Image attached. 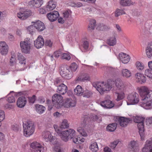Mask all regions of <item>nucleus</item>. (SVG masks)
<instances>
[{"label": "nucleus", "instance_id": "obj_1", "mask_svg": "<svg viewBox=\"0 0 152 152\" xmlns=\"http://www.w3.org/2000/svg\"><path fill=\"white\" fill-rule=\"evenodd\" d=\"M114 83L113 81L108 80L107 83L104 84V82H98L93 84V86L95 87L100 94H104V92L109 91L112 87V84Z\"/></svg>", "mask_w": 152, "mask_h": 152}, {"label": "nucleus", "instance_id": "obj_2", "mask_svg": "<svg viewBox=\"0 0 152 152\" xmlns=\"http://www.w3.org/2000/svg\"><path fill=\"white\" fill-rule=\"evenodd\" d=\"M53 127L55 131L57 133L60 134V136L62 140L64 141H67L70 137L72 138L75 135V131L72 129H69L68 130L61 132L57 125H54Z\"/></svg>", "mask_w": 152, "mask_h": 152}, {"label": "nucleus", "instance_id": "obj_3", "mask_svg": "<svg viewBox=\"0 0 152 152\" xmlns=\"http://www.w3.org/2000/svg\"><path fill=\"white\" fill-rule=\"evenodd\" d=\"M63 100L62 96H53L52 101L53 105H52L50 100L47 99L46 101L48 110H51L53 106L57 108H61L62 107Z\"/></svg>", "mask_w": 152, "mask_h": 152}, {"label": "nucleus", "instance_id": "obj_4", "mask_svg": "<svg viewBox=\"0 0 152 152\" xmlns=\"http://www.w3.org/2000/svg\"><path fill=\"white\" fill-rule=\"evenodd\" d=\"M23 123V135L26 137H29L34 132V124L31 121L28 120Z\"/></svg>", "mask_w": 152, "mask_h": 152}, {"label": "nucleus", "instance_id": "obj_5", "mask_svg": "<svg viewBox=\"0 0 152 152\" xmlns=\"http://www.w3.org/2000/svg\"><path fill=\"white\" fill-rule=\"evenodd\" d=\"M145 118L141 116H136L134 119V122L137 123V126L139 129V132L142 140H144V129L143 122Z\"/></svg>", "mask_w": 152, "mask_h": 152}, {"label": "nucleus", "instance_id": "obj_6", "mask_svg": "<svg viewBox=\"0 0 152 152\" xmlns=\"http://www.w3.org/2000/svg\"><path fill=\"white\" fill-rule=\"evenodd\" d=\"M59 72L61 76L66 79H70L73 77V73L70 70L67 65H62L59 68Z\"/></svg>", "mask_w": 152, "mask_h": 152}, {"label": "nucleus", "instance_id": "obj_7", "mask_svg": "<svg viewBox=\"0 0 152 152\" xmlns=\"http://www.w3.org/2000/svg\"><path fill=\"white\" fill-rule=\"evenodd\" d=\"M20 45L21 50L23 53H29L31 49V43L29 38H26L23 42H21Z\"/></svg>", "mask_w": 152, "mask_h": 152}, {"label": "nucleus", "instance_id": "obj_8", "mask_svg": "<svg viewBox=\"0 0 152 152\" xmlns=\"http://www.w3.org/2000/svg\"><path fill=\"white\" fill-rule=\"evenodd\" d=\"M30 147L34 150H30L29 152H43L44 147L42 145L37 142H32Z\"/></svg>", "mask_w": 152, "mask_h": 152}, {"label": "nucleus", "instance_id": "obj_9", "mask_svg": "<svg viewBox=\"0 0 152 152\" xmlns=\"http://www.w3.org/2000/svg\"><path fill=\"white\" fill-rule=\"evenodd\" d=\"M115 85L119 91L116 93L118 95H124V86L122 80L120 79H116L115 80Z\"/></svg>", "mask_w": 152, "mask_h": 152}, {"label": "nucleus", "instance_id": "obj_10", "mask_svg": "<svg viewBox=\"0 0 152 152\" xmlns=\"http://www.w3.org/2000/svg\"><path fill=\"white\" fill-rule=\"evenodd\" d=\"M88 116L87 115H85L81 119L82 126L84 127L86 125V123H87V121H95L97 120L98 118V116L94 114H91L90 115L89 117L88 118Z\"/></svg>", "mask_w": 152, "mask_h": 152}, {"label": "nucleus", "instance_id": "obj_11", "mask_svg": "<svg viewBox=\"0 0 152 152\" xmlns=\"http://www.w3.org/2000/svg\"><path fill=\"white\" fill-rule=\"evenodd\" d=\"M76 103L75 99L66 98L64 100L62 106L67 108L74 107L76 105Z\"/></svg>", "mask_w": 152, "mask_h": 152}, {"label": "nucleus", "instance_id": "obj_12", "mask_svg": "<svg viewBox=\"0 0 152 152\" xmlns=\"http://www.w3.org/2000/svg\"><path fill=\"white\" fill-rule=\"evenodd\" d=\"M32 14L31 11L29 10H26L23 12H20L17 14V17L21 20H25Z\"/></svg>", "mask_w": 152, "mask_h": 152}, {"label": "nucleus", "instance_id": "obj_13", "mask_svg": "<svg viewBox=\"0 0 152 152\" xmlns=\"http://www.w3.org/2000/svg\"><path fill=\"white\" fill-rule=\"evenodd\" d=\"M57 92L58 93L55 94L53 95H61L65 94L67 91V87L63 83H61L57 86Z\"/></svg>", "mask_w": 152, "mask_h": 152}, {"label": "nucleus", "instance_id": "obj_14", "mask_svg": "<svg viewBox=\"0 0 152 152\" xmlns=\"http://www.w3.org/2000/svg\"><path fill=\"white\" fill-rule=\"evenodd\" d=\"M139 96H128L127 105L135 104L139 101Z\"/></svg>", "mask_w": 152, "mask_h": 152}, {"label": "nucleus", "instance_id": "obj_15", "mask_svg": "<svg viewBox=\"0 0 152 152\" xmlns=\"http://www.w3.org/2000/svg\"><path fill=\"white\" fill-rule=\"evenodd\" d=\"M34 46L37 49H39L43 47L44 44V41L42 36H39L37 39L34 41Z\"/></svg>", "mask_w": 152, "mask_h": 152}, {"label": "nucleus", "instance_id": "obj_16", "mask_svg": "<svg viewBox=\"0 0 152 152\" xmlns=\"http://www.w3.org/2000/svg\"><path fill=\"white\" fill-rule=\"evenodd\" d=\"M43 3V0H33L29 1L28 4L31 7L35 9L40 7Z\"/></svg>", "mask_w": 152, "mask_h": 152}, {"label": "nucleus", "instance_id": "obj_17", "mask_svg": "<svg viewBox=\"0 0 152 152\" xmlns=\"http://www.w3.org/2000/svg\"><path fill=\"white\" fill-rule=\"evenodd\" d=\"M47 16L50 21L51 22H53L57 19L59 15L58 11H54L48 13Z\"/></svg>", "mask_w": 152, "mask_h": 152}, {"label": "nucleus", "instance_id": "obj_18", "mask_svg": "<svg viewBox=\"0 0 152 152\" xmlns=\"http://www.w3.org/2000/svg\"><path fill=\"white\" fill-rule=\"evenodd\" d=\"M32 23L39 31H42L45 28L44 23L39 20L36 22H32Z\"/></svg>", "mask_w": 152, "mask_h": 152}, {"label": "nucleus", "instance_id": "obj_19", "mask_svg": "<svg viewBox=\"0 0 152 152\" xmlns=\"http://www.w3.org/2000/svg\"><path fill=\"white\" fill-rule=\"evenodd\" d=\"M143 103L147 106L152 105V96H140Z\"/></svg>", "mask_w": 152, "mask_h": 152}, {"label": "nucleus", "instance_id": "obj_20", "mask_svg": "<svg viewBox=\"0 0 152 152\" xmlns=\"http://www.w3.org/2000/svg\"><path fill=\"white\" fill-rule=\"evenodd\" d=\"M43 136L46 142L50 141L53 143L54 142H56L57 140V139H54V137L51 136V134L49 132H44L43 133Z\"/></svg>", "mask_w": 152, "mask_h": 152}, {"label": "nucleus", "instance_id": "obj_21", "mask_svg": "<svg viewBox=\"0 0 152 152\" xmlns=\"http://www.w3.org/2000/svg\"><path fill=\"white\" fill-rule=\"evenodd\" d=\"M8 47L5 42H0V51L2 55H5L8 53Z\"/></svg>", "mask_w": 152, "mask_h": 152}, {"label": "nucleus", "instance_id": "obj_22", "mask_svg": "<svg viewBox=\"0 0 152 152\" xmlns=\"http://www.w3.org/2000/svg\"><path fill=\"white\" fill-rule=\"evenodd\" d=\"M119 57L120 61L124 64L127 63L130 58L129 55L123 53L119 54Z\"/></svg>", "mask_w": 152, "mask_h": 152}, {"label": "nucleus", "instance_id": "obj_23", "mask_svg": "<svg viewBox=\"0 0 152 152\" xmlns=\"http://www.w3.org/2000/svg\"><path fill=\"white\" fill-rule=\"evenodd\" d=\"M26 102V99L25 96H22L18 98L16 104L18 107L22 108L25 106Z\"/></svg>", "mask_w": 152, "mask_h": 152}, {"label": "nucleus", "instance_id": "obj_24", "mask_svg": "<svg viewBox=\"0 0 152 152\" xmlns=\"http://www.w3.org/2000/svg\"><path fill=\"white\" fill-rule=\"evenodd\" d=\"M142 152H152V140L146 141L142 149Z\"/></svg>", "mask_w": 152, "mask_h": 152}, {"label": "nucleus", "instance_id": "obj_25", "mask_svg": "<svg viewBox=\"0 0 152 152\" xmlns=\"http://www.w3.org/2000/svg\"><path fill=\"white\" fill-rule=\"evenodd\" d=\"M129 148L133 152H138L139 151L138 145L137 142L134 140L131 141L129 145Z\"/></svg>", "mask_w": 152, "mask_h": 152}, {"label": "nucleus", "instance_id": "obj_26", "mask_svg": "<svg viewBox=\"0 0 152 152\" xmlns=\"http://www.w3.org/2000/svg\"><path fill=\"white\" fill-rule=\"evenodd\" d=\"M101 105L104 108H111L114 106V104L110 100H105L101 102Z\"/></svg>", "mask_w": 152, "mask_h": 152}, {"label": "nucleus", "instance_id": "obj_27", "mask_svg": "<svg viewBox=\"0 0 152 152\" xmlns=\"http://www.w3.org/2000/svg\"><path fill=\"white\" fill-rule=\"evenodd\" d=\"M130 121V120L129 118L123 117H120L118 120V122L120 125L122 127L126 126Z\"/></svg>", "mask_w": 152, "mask_h": 152}, {"label": "nucleus", "instance_id": "obj_28", "mask_svg": "<svg viewBox=\"0 0 152 152\" xmlns=\"http://www.w3.org/2000/svg\"><path fill=\"white\" fill-rule=\"evenodd\" d=\"M139 91L140 95H151L152 94V91L148 90L145 87H142L140 88Z\"/></svg>", "mask_w": 152, "mask_h": 152}, {"label": "nucleus", "instance_id": "obj_29", "mask_svg": "<svg viewBox=\"0 0 152 152\" xmlns=\"http://www.w3.org/2000/svg\"><path fill=\"white\" fill-rule=\"evenodd\" d=\"M122 76L124 77L128 78L132 75L131 72L127 69H123L121 70Z\"/></svg>", "mask_w": 152, "mask_h": 152}, {"label": "nucleus", "instance_id": "obj_30", "mask_svg": "<svg viewBox=\"0 0 152 152\" xmlns=\"http://www.w3.org/2000/svg\"><path fill=\"white\" fill-rule=\"evenodd\" d=\"M35 108L36 111L40 114L43 113L45 110V107L38 104L35 105Z\"/></svg>", "mask_w": 152, "mask_h": 152}, {"label": "nucleus", "instance_id": "obj_31", "mask_svg": "<svg viewBox=\"0 0 152 152\" xmlns=\"http://www.w3.org/2000/svg\"><path fill=\"white\" fill-rule=\"evenodd\" d=\"M107 43L109 45L113 46L116 44V39L114 36L110 37L107 39Z\"/></svg>", "mask_w": 152, "mask_h": 152}, {"label": "nucleus", "instance_id": "obj_32", "mask_svg": "<svg viewBox=\"0 0 152 152\" xmlns=\"http://www.w3.org/2000/svg\"><path fill=\"white\" fill-rule=\"evenodd\" d=\"M74 92L75 94L78 95L83 93L84 92V90L81 86L78 85L76 88L74 89Z\"/></svg>", "mask_w": 152, "mask_h": 152}, {"label": "nucleus", "instance_id": "obj_33", "mask_svg": "<svg viewBox=\"0 0 152 152\" xmlns=\"http://www.w3.org/2000/svg\"><path fill=\"white\" fill-rule=\"evenodd\" d=\"M29 92V91H23L18 92H15L12 91H10L7 95H10V94L13 95H28L30 94Z\"/></svg>", "mask_w": 152, "mask_h": 152}, {"label": "nucleus", "instance_id": "obj_34", "mask_svg": "<svg viewBox=\"0 0 152 152\" xmlns=\"http://www.w3.org/2000/svg\"><path fill=\"white\" fill-rule=\"evenodd\" d=\"M120 4L123 6H129L133 4L131 0H121Z\"/></svg>", "mask_w": 152, "mask_h": 152}, {"label": "nucleus", "instance_id": "obj_35", "mask_svg": "<svg viewBox=\"0 0 152 152\" xmlns=\"http://www.w3.org/2000/svg\"><path fill=\"white\" fill-rule=\"evenodd\" d=\"M89 149L92 151L96 152L99 150V148L96 142H92L89 146Z\"/></svg>", "mask_w": 152, "mask_h": 152}, {"label": "nucleus", "instance_id": "obj_36", "mask_svg": "<svg viewBox=\"0 0 152 152\" xmlns=\"http://www.w3.org/2000/svg\"><path fill=\"white\" fill-rule=\"evenodd\" d=\"M58 142L57 140L56 142H54L53 143L56 145L54 147V150L55 152H63V150L62 148H61L59 144H57Z\"/></svg>", "mask_w": 152, "mask_h": 152}, {"label": "nucleus", "instance_id": "obj_37", "mask_svg": "<svg viewBox=\"0 0 152 152\" xmlns=\"http://www.w3.org/2000/svg\"><path fill=\"white\" fill-rule=\"evenodd\" d=\"M146 52L147 57L148 58H152V45L147 47Z\"/></svg>", "mask_w": 152, "mask_h": 152}, {"label": "nucleus", "instance_id": "obj_38", "mask_svg": "<svg viewBox=\"0 0 152 152\" xmlns=\"http://www.w3.org/2000/svg\"><path fill=\"white\" fill-rule=\"evenodd\" d=\"M18 58L20 63L21 64H26V59L21 53H18Z\"/></svg>", "mask_w": 152, "mask_h": 152}, {"label": "nucleus", "instance_id": "obj_39", "mask_svg": "<svg viewBox=\"0 0 152 152\" xmlns=\"http://www.w3.org/2000/svg\"><path fill=\"white\" fill-rule=\"evenodd\" d=\"M124 14H125V12L122 9L117 8L116 9L115 12V16L116 17H117L121 15Z\"/></svg>", "mask_w": 152, "mask_h": 152}, {"label": "nucleus", "instance_id": "obj_40", "mask_svg": "<svg viewBox=\"0 0 152 152\" xmlns=\"http://www.w3.org/2000/svg\"><path fill=\"white\" fill-rule=\"evenodd\" d=\"M116 124L115 123H112L107 126V129L108 131L113 132L116 129Z\"/></svg>", "mask_w": 152, "mask_h": 152}, {"label": "nucleus", "instance_id": "obj_41", "mask_svg": "<svg viewBox=\"0 0 152 152\" xmlns=\"http://www.w3.org/2000/svg\"><path fill=\"white\" fill-rule=\"evenodd\" d=\"M35 28L34 26L33 25H31L29 26L27 28L28 31L29 32V33L31 35L34 34L35 32Z\"/></svg>", "mask_w": 152, "mask_h": 152}, {"label": "nucleus", "instance_id": "obj_42", "mask_svg": "<svg viewBox=\"0 0 152 152\" xmlns=\"http://www.w3.org/2000/svg\"><path fill=\"white\" fill-rule=\"evenodd\" d=\"M96 21L95 20L91 19L89 21V24L88 25V28L90 30H93L96 25Z\"/></svg>", "mask_w": 152, "mask_h": 152}, {"label": "nucleus", "instance_id": "obj_43", "mask_svg": "<svg viewBox=\"0 0 152 152\" xmlns=\"http://www.w3.org/2000/svg\"><path fill=\"white\" fill-rule=\"evenodd\" d=\"M69 126V124L67 120H64L60 125V127L61 129H66Z\"/></svg>", "mask_w": 152, "mask_h": 152}, {"label": "nucleus", "instance_id": "obj_44", "mask_svg": "<svg viewBox=\"0 0 152 152\" xmlns=\"http://www.w3.org/2000/svg\"><path fill=\"white\" fill-rule=\"evenodd\" d=\"M69 67H70V70L72 72L76 71L77 68V66L76 63H73L69 66Z\"/></svg>", "mask_w": 152, "mask_h": 152}, {"label": "nucleus", "instance_id": "obj_45", "mask_svg": "<svg viewBox=\"0 0 152 152\" xmlns=\"http://www.w3.org/2000/svg\"><path fill=\"white\" fill-rule=\"evenodd\" d=\"M72 12L70 10L65 11L63 13V16L65 19H67L69 17L71 14Z\"/></svg>", "mask_w": 152, "mask_h": 152}, {"label": "nucleus", "instance_id": "obj_46", "mask_svg": "<svg viewBox=\"0 0 152 152\" xmlns=\"http://www.w3.org/2000/svg\"><path fill=\"white\" fill-rule=\"evenodd\" d=\"M77 131L83 136H86L87 135V133L82 127H78Z\"/></svg>", "mask_w": 152, "mask_h": 152}, {"label": "nucleus", "instance_id": "obj_47", "mask_svg": "<svg viewBox=\"0 0 152 152\" xmlns=\"http://www.w3.org/2000/svg\"><path fill=\"white\" fill-rule=\"evenodd\" d=\"M61 59H66L67 60H69L71 58L70 55L68 53H63L62 54Z\"/></svg>", "mask_w": 152, "mask_h": 152}, {"label": "nucleus", "instance_id": "obj_48", "mask_svg": "<svg viewBox=\"0 0 152 152\" xmlns=\"http://www.w3.org/2000/svg\"><path fill=\"white\" fill-rule=\"evenodd\" d=\"M136 65L137 68L139 70H142L144 68V65L139 61L136 62Z\"/></svg>", "mask_w": 152, "mask_h": 152}, {"label": "nucleus", "instance_id": "obj_49", "mask_svg": "<svg viewBox=\"0 0 152 152\" xmlns=\"http://www.w3.org/2000/svg\"><path fill=\"white\" fill-rule=\"evenodd\" d=\"M36 96H32L28 97V101L30 103H34L36 100Z\"/></svg>", "mask_w": 152, "mask_h": 152}, {"label": "nucleus", "instance_id": "obj_50", "mask_svg": "<svg viewBox=\"0 0 152 152\" xmlns=\"http://www.w3.org/2000/svg\"><path fill=\"white\" fill-rule=\"evenodd\" d=\"M62 53L61 50H58L55 52L53 53V55L56 58H58L59 56H62Z\"/></svg>", "mask_w": 152, "mask_h": 152}, {"label": "nucleus", "instance_id": "obj_51", "mask_svg": "<svg viewBox=\"0 0 152 152\" xmlns=\"http://www.w3.org/2000/svg\"><path fill=\"white\" fill-rule=\"evenodd\" d=\"M55 8L53 7H51V6L48 3L47 5L46 6V7L45 8V10L46 11H50L53 10Z\"/></svg>", "mask_w": 152, "mask_h": 152}, {"label": "nucleus", "instance_id": "obj_52", "mask_svg": "<svg viewBox=\"0 0 152 152\" xmlns=\"http://www.w3.org/2000/svg\"><path fill=\"white\" fill-rule=\"evenodd\" d=\"M151 70H152L150 68L149 69H146L145 71V75L147 77L149 78L152 77V75H151Z\"/></svg>", "mask_w": 152, "mask_h": 152}, {"label": "nucleus", "instance_id": "obj_53", "mask_svg": "<svg viewBox=\"0 0 152 152\" xmlns=\"http://www.w3.org/2000/svg\"><path fill=\"white\" fill-rule=\"evenodd\" d=\"M140 77L138 82L141 84L145 82L146 80V77L143 74H142V76H141Z\"/></svg>", "mask_w": 152, "mask_h": 152}, {"label": "nucleus", "instance_id": "obj_54", "mask_svg": "<svg viewBox=\"0 0 152 152\" xmlns=\"http://www.w3.org/2000/svg\"><path fill=\"white\" fill-rule=\"evenodd\" d=\"M119 142L118 140H115L111 142L110 145V147L112 148H114Z\"/></svg>", "mask_w": 152, "mask_h": 152}, {"label": "nucleus", "instance_id": "obj_55", "mask_svg": "<svg viewBox=\"0 0 152 152\" xmlns=\"http://www.w3.org/2000/svg\"><path fill=\"white\" fill-rule=\"evenodd\" d=\"M62 80L61 78H57L54 81V84L56 86H57V85L62 83Z\"/></svg>", "mask_w": 152, "mask_h": 152}, {"label": "nucleus", "instance_id": "obj_56", "mask_svg": "<svg viewBox=\"0 0 152 152\" xmlns=\"http://www.w3.org/2000/svg\"><path fill=\"white\" fill-rule=\"evenodd\" d=\"M7 100L9 102L12 103L15 102V99L13 96H11L8 98Z\"/></svg>", "mask_w": 152, "mask_h": 152}, {"label": "nucleus", "instance_id": "obj_57", "mask_svg": "<svg viewBox=\"0 0 152 152\" xmlns=\"http://www.w3.org/2000/svg\"><path fill=\"white\" fill-rule=\"evenodd\" d=\"M5 118V115L3 111L0 110V122H1Z\"/></svg>", "mask_w": 152, "mask_h": 152}, {"label": "nucleus", "instance_id": "obj_58", "mask_svg": "<svg viewBox=\"0 0 152 152\" xmlns=\"http://www.w3.org/2000/svg\"><path fill=\"white\" fill-rule=\"evenodd\" d=\"M10 62L11 65H13L15 62V56L13 55L12 56L10 59Z\"/></svg>", "mask_w": 152, "mask_h": 152}, {"label": "nucleus", "instance_id": "obj_59", "mask_svg": "<svg viewBox=\"0 0 152 152\" xmlns=\"http://www.w3.org/2000/svg\"><path fill=\"white\" fill-rule=\"evenodd\" d=\"M48 3L50 4V5L51 7H53L54 8H55L56 7V2L53 0H50Z\"/></svg>", "mask_w": 152, "mask_h": 152}, {"label": "nucleus", "instance_id": "obj_60", "mask_svg": "<svg viewBox=\"0 0 152 152\" xmlns=\"http://www.w3.org/2000/svg\"><path fill=\"white\" fill-rule=\"evenodd\" d=\"M146 125H149L152 124V117L147 118L146 119Z\"/></svg>", "mask_w": 152, "mask_h": 152}, {"label": "nucleus", "instance_id": "obj_61", "mask_svg": "<svg viewBox=\"0 0 152 152\" xmlns=\"http://www.w3.org/2000/svg\"><path fill=\"white\" fill-rule=\"evenodd\" d=\"M83 47L85 50H87L89 47V43L87 41H85L83 42Z\"/></svg>", "mask_w": 152, "mask_h": 152}, {"label": "nucleus", "instance_id": "obj_62", "mask_svg": "<svg viewBox=\"0 0 152 152\" xmlns=\"http://www.w3.org/2000/svg\"><path fill=\"white\" fill-rule=\"evenodd\" d=\"M99 28V30L101 31L106 30L107 28V27L106 26L104 25L103 24L100 25Z\"/></svg>", "mask_w": 152, "mask_h": 152}, {"label": "nucleus", "instance_id": "obj_63", "mask_svg": "<svg viewBox=\"0 0 152 152\" xmlns=\"http://www.w3.org/2000/svg\"><path fill=\"white\" fill-rule=\"evenodd\" d=\"M45 45L46 46H48L49 47H51L52 45V42L50 40H47L45 41Z\"/></svg>", "mask_w": 152, "mask_h": 152}, {"label": "nucleus", "instance_id": "obj_64", "mask_svg": "<svg viewBox=\"0 0 152 152\" xmlns=\"http://www.w3.org/2000/svg\"><path fill=\"white\" fill-rule=\"evenodd\" d=\"M142 76V74L140 73H137L135 75V77L137 79V81L138 82L139 79L141 77V76Z\"/></svg>", "mask_w": 152, "mask_h": 152}]
</instances>
